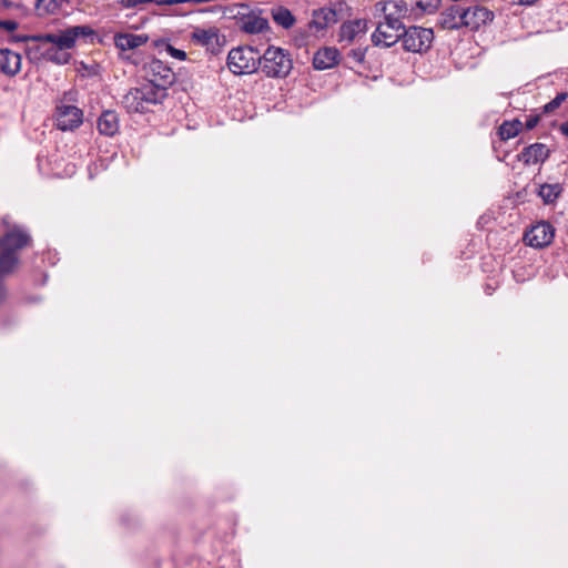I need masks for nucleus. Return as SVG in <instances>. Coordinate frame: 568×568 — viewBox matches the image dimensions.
Segmentation results:
<instances>
[{
    "mask_svg": "<svg viewBox=\"0 0 568 568\" xmlns=\"http://www.w3.org/2000/svg\"><path fill=\"white\" fill-rule=\"evenodd\" d=\"M376 10L383 12L384 20L395 24H404L403 19L407 16L408 9L404 0H387L376 3Z\"/></svg>",
    "mask_w": 568,
    "mask_h": 568,
    "instance_id": "12",
    "label": "nucleus"
},
{
    "mask_svg": "<svg viewBox=\"0 0 568 568\" xmlns=\"http://www.w3.org/2000/svg\"><path fill=\"white\" fill-rule=\"evenodd\" d=\"M549 155V149L542 143H535L525 148L519 159L526 164H537L544 162Z\"/></svg>",
    "mask_w": 568,
    "mask_h": 568,
    "instance_id": "19",
    "label": "nucleus"
},
{
    "mask_svg": "<svg viewBox=\"0 0 568 568\" xmlns=\"http://www.w3.org/2000/svg\"><path fill=\"white\" fill-rule=\"evenodd\" d=\"M404 24H395L389 21H379L372 34V42L377 47L389 48L395 44L402 36Z\"/></svg>",
    "mask_w": 568,
    "mask_h": 568,
    "instance_id": "7",
    "label": "nucleus"
},
{
    "mask_svg": "<svg viewBox=\"0 0 568 568\" xmlns=\"http://www.w3.org/2000/svg\"><path fill=\"white\" fill-rule=\"evenodd\" d=\"M560 193L561 186L559 184H542L538 192L539 196L546 204L554 203Z\"/></svg>",
    "mask_w": 568,
    "mask_h": 568,
    "instance_id": "27",
    "label": "nucleus"
},
{
    "mask_svg": "<svg viewBox=\"0 0 568 568\" xmlns=\"http://www.w3.org/2000/svg\"><path fill=\"white\" fill-rule=\"evenodd\" d=\"M464 27L477 30L494 19V13L484 7L465 8L463 7Z\"/></svg>",
    "mask_w": 568,
    "mask_h": 568,
    "instance_id": "13",
    "label": "nucleus"
},
{
    "mask_svg": "<svg viewBox=\"0 0 568 568\" xmlns=\"http://www.w3.org/2000/svg\"><path fill=\"white\" fill-rule=\"evenodd\" d=\"M367 32V22L364 19H355L344 22L339 28L338 41L344 45L359 42Z\"/></svg>",
    "mask_w": 568,
    "mask_h": 568,
    "instance_id": "8",
    "label": "nucleus"
},
{
    "mask_svg": "<svg viewBox=\"0 0 568 568\" xmlns=\"http://www.w3.org/2000/svg\"><path fill=\"white\" fill-rule=\"evenodd\" d=\"M54 118L57 128L61 131H72L83 122V113L78 106L62 102L57 105Z\"/></svg>",
    "mask_w": 568,
    "mask_h": 568,
    "instance_id": "6",
    "label": "nucleus"
},
{
    "mask_svg": "<svg viewBox=\"0 0 568 568\" xmlns=\"http://www.w3.org/2000/svg\"><path fill=\"white\" fill-rule=\"evenodd\" d=\"M191 41L213 54L219 53L225 42L215 27L195 28L191 33Z\"/></svg>",
    "mask_w": 568,
    "mask_h": 568,
    "instance_id": "5",
    "label": "nucleus"
},
{
    "mask_svg": "<svg viewBox=\"0 0 568 568\" xmlns=\"http://www.w3.org/2000/svg\"><path fill=\"white\" fill-rule=\"evenodd\" d=\"M567 98V94L566 93H561V94H558L552 101H550L549 103H547L545 105V111L546 112H550L552 110H555L556 108H558L562 101H565Z\"/></svg>",
    "mask_w": 568,
    "mask_h": 568,
    "instance_id": "31",
    "label": "nucleus"
},
{
    "mask_svg": "<svg viewBox=\"0 0 568 568\" xmlns=\"http://www.w3.org/2000/svg\"><path fill=\"white\" fill-rule=\"evenodd\" d=\"M339 61V52L335 48L320 49L313 58V67L316 70H326L336 65Z\"/></svg>",
    "mask_w": 568,
    "mask_h": 568,
    "instance_id": "18",
    "label": "nucleus"
},
{
    "mask_svg": "<svg viewBox=\"0 0 568 568\" xmlns=\"http://www.w3.org/2000/svg\"><path fill=\"white\" fill-rule=\"evenodd\" d=\"M122 104L128 112L142 113L149 110L139 88L128 91L122 98Z\"/></svg>",
    "mask_w": 568,
    "mask_h": 568,
    "instance_id": "20",
    "label": "nucleus"
},
{
    "mask_svg": "<svg viewBox=\"0 0 568 568\" xmlns=\"http://www.w3.org/2000/svg\"><path fill=\"white\" fill-rule=\"evenodd\" d=\"M158 45L163 47L164 51L176 60L184 61L186 59V53L183 50L176 49L168 42L163 41Z\"/></svg>",
    "mask_w": 568,
    "mask_h": 568,
    "instance_id": "30",
    "label": "nucleus"
},
{
    "mask_svg": "<svg viewBox=\"0 0 568 568\" xmlns=\"http://www.w3.org/2000/svg\"><path fill=\"white\" fill-rule=\"evenodd\" d=\"M33 51H34V50H33V48H29V49H28V54H29L31 58H37V55H36V54H34V55H32V54H33Z\"/></svg>",
    "mask_w": 568,
    "mask_h": 568,
    "instance_id": "37",
    "label": "nucleus"
},
{
    "mask_svg": "<svg viewBox=\"0 0 568 568\" xmlns=\"http://www.w3.org/2000/svg\"><path fill=\"white\" fill-rule=\"evenodd\" d=\"M560 130L565 135L568 136V121L561 124Z\"/></svg>",
    "mask_w": 568,
    "mask_h": 568,
    "instance_id": "36",
    "label": "nucleus"
},
{
    "mask_svg": "<svg viewBox=\"0 0 568 568\" xmlns=\"http://www.w3.org/2000/svg\"><path fill=\"white\" fill-rule=\"evenodd\" d=\"M145 73L146 80L163 84V88L166 89H169L174 81V73L171 68L159 59H153L145 65Z\"/></svg>",
    "mask_w": 568,
    "mask_h": 568,
    "instance_id": "11",
    "label": "nucleus"
},
{
    "mask_svg": "<svg viewBox=\"0 0 568 568\" xmlns=\"http://www.w3.org/2000/svg\"><path fill=\"white\" fill-rule=\"evenodd\" d=\"M513 1H514V3H516L518 6H531L535 2H537L538 0H513Z\"/></svg>",
    "mask_w": 568,
    "mask_h": 568,
    "instance_id": "34",
    "label": "nucleus"
},
{
    "mask_svg": "<svg viewBox=\"0 0 568 568\" xmlns=\"http://www.w3.org/2000/svg\"><path fill=\"white\" fill-rule=\"evenodd\" d=\"M554 236L555 230L551 224L539 222L525 234V241L529 246L542 248L552 242Z\"/></svg>",
    "mask_w": 568,
    "mask_h": 568,
    "instance_id": "9",
    "label": "nucleus"
},
{
    "mask_svg": "<svg viewBox=\"0 0 568 568\" xmlns=\"http://www.w3.org/2000/svg\"><path fill=\"white\" fill-rule=\"evenodd\" d=\"M272 18L278 26H281L284 29H290L295 23L294 16L288 9L284 7H277L272 9Z\"/></svg>",
    "mask_w": 568,
    "mask_h": 568,
    "instance_id": "24",
    "label": "nucleus"
},
{
    "mask_svg": "<svg viewBox=\"0 0 568 568\" xmlns=\"http://www.w3.org/2000/svg\"><path fill=\"white\" fill-rule=\"evenodd\" d=\"M260 52L252 47H239L229 52L227 68L236 75L251 74L258 69Z\"/></svg>",
    "mask_w": 568,
    "mask_h": 568,
    "instance_id": "3",
    "label": "nucleus"
},
{
    "mask_svg": "<svg viewBox=\"0 0 568 568\" xmlns=\"http://www.w3.org/2000/svg\"><path fill=\"white\" fill-rule=\"evenodd\" d=\"M98 130L101 134L112 136L119 131V119L115 112L104 111L98 119Z\"/></svg>",
    "mask_w": 568,
    "mask_h": 568,
    "instance_id": "21",
    "label": "nucleus"
},
{
    "mask_svg": "<svg viewBox=\"0 0 568 568\" xmlns=\"http://www.w3.org/2000/svg\"><path fill=\"white\" fill-rule=\"evenodd\" d=\"M21 69V57L19 53L0 49V71L6 75H16Z\"/></svg>",
    "mask_w": 568,
    "mask_h": 568,
    "instance_id": "17",
    "label": "nucleus"
},
{
    "mask_svg": "<svg viewBox=\"0 0 568 568\" xmlns=\"http://www.w3.org/2000/svg\"><path fill=\"white\" fill-rule=\"evenodd\" d=\"M69 1L67 0H37V10L41 14H53L64 10V6Z\"/></svg>",
    "mask_w": 568,
    "mask_h": 568,
    "instance_id": "25",
    "label": "nucleus"
},
{
    "mask_svg": "<svg viewBox=\"0 0 568 568\" xmlns=\"http://www.w3.org/2000/svg\"><path fill=\"white\" fill-rule=\"evenodd\" d=\"M0 28L11 32L17 30L18 22L14 20H0Z\"/></svg>",
    "mask_w": 568,
    "mask_h": 568,
    "instance_id": "33",
    "label": "nucleus"
},
{
    "mask_svg": "<svg viewBox=\"0 0 568 568\" xmlns=\"http://www.w3.org/2000/svg\"><path fill=\"white\" fill-rule=\"evenodd\" d=\"M440 4V0H416L415 9L418 13L430 14L434 13Z\"/></svg>",
    "mask_w": 568,
    "mask_h": 568,
    "instance_id": "29",
    "label": "nucleus"
},
{
    "mask_svg": "<svg viewBox=\"0 0 568 568\" xmlns=\"http://www.w3.org/2000/svg\"><path fill=\"white\" fill-rule=\"evenodd\" d=\"M149 41V36L144 33H116L114 34V44L121 51L134 50Z\"/></svg>",
    "mask_w": 568,
    "mask_h": 568,
    "instance_id": "16",
    "label": "nucleus"
},
{
    "mask_svg": "<svg viewBox=\"0 0 568 568\" xmlns=\"http://www.w3.org/2000/svg\"><path fill=\"white\" fill-rule=\"evenodd\" d=\"M184 0H119L118 3L122 8L134 9V8H140L146 3L169 4L170 6V4L181 3Z\"/></svg>",
    "mask_w": 568,
    "mask_h": 568,
    "instance_id": "28",
    "label": "nucleus"
},
{
    "mask_svg": "<svg viewBox=\"0 0 568 568\" xmlns=\"http://www.w3.org/2000/svg\"><path fill=\"white\" fill-rule=\"evenodd\" d=\"M438 24L445 30L464 28L463 6L455 3L443 10L438 18Z\"/></svg>",
    "mask_w": 568,
    "mask_h": 568,
    "instance_id": "14",
    "label": "nucleus"
},
{
    "mask_svg": "<svg viewBox=\"0 0 568 568\" xmlns=\"http://www.w3.org/2000/svg\"><path fill=\"white\" fill-rule=\"evenodd\" d=\"M258 67L268 78H285L290 74L293 62L287 51L278 47H268L260 54Z\"/></svg>",
    "mask_w": 568,
    "mask_h": 568,
    "instance_id": "1",
    "label": "nucleus"
},
{
    "mask_svg": "<svg viewBox=\"0 0 568 568\" xmlns=\"http://www.w3.org/2000/svg\"><path fill=\"white\" fill-rule=\"evenodd\" d=\"M403 47L406 51L419 53L430 48L434 34L432 29L409 27L402 31Z\"/></svg>",
    "mask_w": 568,
    "mask_h": 568,
    "instance_id": "4",
    "label": "nucleus"
},
{
    "mask_svg": "<svg viewBox=\"0 0 568 568\" xmlns=\"http://www.w3.org/2000/svg\"><path fill=\"white\" fill-rule=\"evenodd\" d=\"M521 122L519 120L514 121H505L499 126V135L501 140H509L511 138H515L521 130Z\"/></svg>",
    "mask_w": 568,
    "mask_h": 568,
    "instance_id": "26",
    "label": "nucleus"
},
{
    "mask_svg": "<svg viewBox=\"0 0 568 568\" xmlns=\"http://www.w3.org/2000/svg\"><path fill=\"white\" fill-rule=\"evenodd\" d=\"M268 29V21L258 16H248L243 20V30L247 33H261Z\"/></svg>",
    "mask_w": 568,
    "mask_h": 568,
    "instance_id": "22",
    "label": "nucleus"
},
{
    "mask_svg": "<svg viewBox=\"0 0 568 568\" xmlns=\"http://www.w3.org/2000/svg\"><path fill=\"white\" fill-rule=\"evenodd\" d=\"M336 22L337 13L334 9L321 8L318 10H314L312 19L307 26L308 32L314 37H318L323 34L324 30Z\"/></svg>",
    "mask_w": 568,
    "mask_h": 568,
    "instance_id": "10",
    "label": "nucleus"
},
{
    "mask_svg": "<svg viewBox=\"0 0 568 568\" xmlns=\"http://www.w3.org/2000/svg\"><path fill=\"white\" fill-rule=\"evenodd\" d=\"M537 121H538L537 119H529V120L527 121V123H526L527 128H528V129H532V128H535V125L537 124Z\"/></svg>",
    "mask_w": 568,
    "mask_h": 568,
    "instance_id": "35",
    "label": "nucleus"
},
{
    "mask_svg": "<svg viewBox=\"0 0 568 568\" xmlns=\"http://www.w3.org/2000/svg\"><path fill=\"white\" fill-rule=\"evenodd\" d=\"M42 55L47 60L52 61L58 64H65L71 59V54H70L69 50L57 48L53 45L45 48Z\"/></svg>",
    "mask_w": 568,
    "mask_h": 568,
    "instance_id": "23",
    "label": "nucleus"
},
{
    "mask_svg": "<svg viewBox=\"0 0 568 568\" xmlns=\"http://www.w3.org/2000/svg\"><path fill=\"white\" fill-rule=\"evenodd\" d=\"M139 90L148 108L161 103L168 95V89L163 88V84H158L150 80L142 83Z\"/></svg>",
    "mask_w": 568,
    "mask_h": 568,
    "instance_id": "15",
    "label": "nucleus"
},
{
    "mask_svg": "<svg viewBox=\"0 0 568 568\" xmlns=\"http://www.w3.org/2000/svg\"><path fill=\"white\" fill-rule=\"evenodd\" d=\"M91 34H93V30L90 27L74 26L54 33L31 36L28 38V40L32 42H39L42 45L51 44L57 48L70 50L74 47L77 40L80 37H87Z\"/></svg>",
    "mask_w": 568,
    "mask_h": 568,
    "instance_id": "2",
    "label": "nucleus"
},
{
    "mask_svg": "<svg viewBox=\"0 0 568 568\" xmlns=\"http://www.w3.org/2000/svg\"><path fill=\"white\" fill-rule=\"evenodd\" d=\"M348 55L353 59L354 62L362 63L365 59V50L362 48L352 49Z\"/></svg>",
    "mask_w": 568,
    "mask_h": 568,
    "instance_id": "32",
    "label": "nucleus"
}]
</instances>
